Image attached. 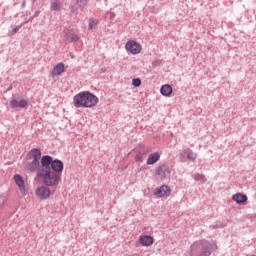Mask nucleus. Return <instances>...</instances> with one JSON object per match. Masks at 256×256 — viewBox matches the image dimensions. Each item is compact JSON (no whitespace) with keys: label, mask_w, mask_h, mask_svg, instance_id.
<instances>
[{"label":"nucleus","mask_w":256,"mask_h":256,"mask_svg":"<svg viewBox=\"0 0 256 256\" xmlns=\"http://www.w3.org/2000/svg\"><path fill=\"white\" fill-rule=\"evenodd\" d=\"M63 174V161L53 159L50 155H44L41 158V165L36 171V177L42 179L46 187H56L61 182V175Z\"/></svg>","instance_id":"obj_1"},{"label":"nucleus","mask_w":256,"mask_h":256,"mask_svg":"<svg viewBox=\"0 0 256 256\" xmlns=\"http://www.w3.org/2000/svg\"><path fill=\"white\" fill-rule=\"evenodd\" d=\"M99 98L89 91L79 92L73 97V104L76 109L95 107Z\"/></svg>","instance_id":"obj_2"},{"label":"nucleus","mask_w":256,"mask_h":256,"mask_svg":"<svg viewBox=\"0 0 256 256\" xmlns=\"http://www.w3.org/2000/svg\"><path fill=\"white\" fill-rule=\"evenodd\" d=\"M213 251H217V244H212L207 240H198L191 245L187 256H210Z\"/></svg>","instance_id":"obj_3"},{"label":"nucleus","mask_w":256,"mask_h":256,"mask_svg":"<svg viewBox=\"0 0 256 256\" xmlns=\"http://www.w3.org/2000/svg\"><path fill=\"white\" fill-rule=\"evenodd\" d=\"M28 156L32 159L28 164V171H30V173L39 171V167H41V159H43V157H41V150L34 148L28 153Z\"/></svg>","instance_id":"obj_4"},{"label":"nucleus","mask_w":256,"mask_h":256,"mask_svg":"<svg viewBox=\"0 0 256 256\" xmlns=\"http://www.w3.org/2000/svg\"><path fill=\"white\" fill-rule=\"evenodd\" d=\"M126 51H129L132 55H139L141 53V44L135 40H130L126 43Z\"/></svg>","instance_id":"obj_5"},{"label":"nucleus","mask_w":256,"mask_h":256,"mask_svg":"<svg viewBox=\"0 0 256 256\" xmlns=\"http://www.w3.org/2000/svg\"><path fill=\"white\" fill-rule=\"evenodd\" d=\"M156 175H158L160 179H165L167 175H171V169H169V165L166 163L160 164L156 169Z\"/></svg>","instance_id":"obj_6"},{"label":"nucleus","mask_w":256,"mask_h":256,"mask_svg":"<svg viewBox=\"0 0 256 256\" xmlns=\"http://www.w3.org/2000/svg\"><path fill=\"white\" fill-rule=\"evenodd\" d=\"M51 186H40L36 189V195L39 197V199H49L51 195V189H49Z\"/></svg>","instance_id":"obj_7"},{"label":"nucleus","mask_w":256,"mask_h":256,"mask_svg":"<svg viewBox=\"0 0 256 256\" xmlns=\"http://www.w3.org/2000/svg\"><path fill=\"white\" fill-rule=\"evenodd\" d=\"M154 195H156V197H169L171 195V189H169L168 186H161L155 189Z\"/></svg>","instance_id":"obj_8"},{"label":"nucleus","mask_w":256,"mask_h":256,"mask_svg":"<svg viewBox=\"0 0 256 256\" xmlns=\"http://www.w3.org/2000/svg\"><path fill=\"white\" fill-rule=\"evenodd\" d=\"M27 105H29L27 100L18 101L17 99H13L10 101V106L12 107V109H25Z\"/></svg>","instance_id":"obj_9"},{"label":"nucleus","mask_w":256,"mask_h":256,"mask_svg":"<svg viewBox=\"0 0 256 256\" xmlns=\"http://www.w3.org/2000/svg\"><path fill=\"white\" fill-rule=\"evenodd\" d=\"M14 181L16 183V185L19 188V191L22 193V195H25V181L23 180V177H21V175L16 174L14 175Z\"/></svg>","instance_id":"obj_10"},{"label":"nucleus","mask_w":256,"mask_h":256,"mask_svg":"<svg viewBox=\"0 0 256 256\" xmlns=\"http://www.w3.org/2000/svg\"><path fill=\"white\" fill-rule=\"evenodd\" d=\"M65 72V64L58 63L52 70L51 75L52 77H57L61 75V73Z\"/></svg>","instance_id":"obj_11"},{"label":"nucleus","mask_w":256,"mask_h":256,"mask_svg":"<svg viewBox=\"0 0 256 256\" xmlns=\"http://www.w3.org/2000/svg\"><path fill=\"white\" fill-rule=\"evenodd\" d=\"M64 33L66 35V41H69V43L79 41V36H77V34H74L73 31L66 29V30H64Z\"/></svg>","instance_id":"obj_12"},{"label":"nucleus","mask_w":256,"mask_h":256,"mask_svg":"<svg viewBox=\"0 0 256 256\" xmlns=\"http://www.w3.org/2000/svg\"><path fill=\"white\" fill-rule=\"evenodd\" d=\"M160 93L164 97H171V94L173 93V87H171L169 84H165L161 87Z\"/></svg>","instance_id":"obj_13"},{"label":"nucleus","mask_w":256,"mask_h":256,"mask_svg":"<svg viewBox=\"0 0 256 256\" xmlns=\"http://www.w3.org/2000/svg\"><path fill=\"white\" fill-rule=\"evenodd\" d=\"M159 159H161V155L158 152L152 153L148 156L147 165H155Z\"/></svg>","instance_id":"obj_14"},{"label":"nucleus","mask_w":256,"mask_h":256,"mask_svg":"<svg viewBox=\"0 0 256 256\" xmlns=\"http://www.w3.org/2000/svg\"><path fill=\"white\" fill-rule=\"evenodd\" d=\"M140 243L144 247H151V245L153 244V237L147 235L141 236Z\"/></svg>","instance_id":"obj_15"},{"label":"nucleus","mask_w":256,"mask_h":256,"mask_svg":"<svg viewBox=\"0 0 256 256\" xmlns=\"http://www.w3.org/2000/svg\"><path fill=\"white\" fill-rule=\"evenodd\" d=\"M233 201L237 202L239 205L241 203H245L247 201V195L241 194V193H236L232 196Z\"/></svg>","instance_id":"obj_16"},{"label":"nucleus","mask_w":256,"mask_h":256,"mask_svg":"<svg viewBox=\"0 0 256 256\" xmlns=\"http://www.w3.org/2000/svg\"><path fill=\"white\" fill-rule=\"evenodd\" d=\"M50 9L51 11H61V2H59V0H52Z\"/></svg>","instance_id":"obj_17"},{"label":"nucleus","mask_w":256,"mask_h":256,"mask_svg":"<svg viewBox=\"0 0 256 256\" xmlns=\"http://www.w3.org/2000/svg\"><path fill=\"white\" fill-rule=\"evenodd\" d=\"M184 153H187V159H189V161H195L197 159V153L189 148H186Z\"/></svg>","instance_id":"obj_18"},{"label":"nucleus","mask_w":256,"mask_h":256,"mask_svg":"<svg viewBox=\"0 0 256 256\" xmlns=\"http://www.w3.org/2000/svg\"><path fill=\"white\" fill-rule=\"evenodd\" d=\"M87 3H89V0H76L77 8L81 9V11L87 7Z\"/></svg>","instance_id":"obj_19"},{"label":"nucleus","mask_w":256,"mask_h":256,"mask_svg":"<svg viewBox=\"0 0 256 256\" xmlns=\"http://www.w3.org/2000/svg\"><path fill=\"white\" fill-rule=\"evenodd\" d=\"M99 21L93 19V18H90L89 19V26H88V29L89 31L93 30V29H97V25H98Z\"/></svg>","instance_id":"obj_20"},{"label":"nucleus","mask_w":256,"mask_h":256,"mask_svg":"<svg viewBox=\"0 0 256 256\" xmlns=\"http://www.w3.org/2000/svg\"><path fill=\"white\" fill-rule=\"evenodd\" d=\"M194 179L196 181H200L201 183H207V178L203 174H199V173L195 174Z\"/></svg>","instance_id":"obj_21"},{"label":"nucleus","mask_w":256,"mask_h":256,"mask_svg":"<svg viewBox=\"0 0 256 256\" xmlns=\"http://www.w3.org/2000/svg\"><path fill=\"white\" fill-rule=\"evenodd\" d=\"M138 153L140 155H147L149 153V147L141 146Z\"/></svg>","instance_id":"obj_22"},{"label":"nucleus","mask_w":256,"mask_h":256,"mask_svg":"<svg viewBox=\"0 0 256 256\" xmlns=\"http://www.w3.org/2000/svg\"><path fill=\"white\" fill-rule=\"evenodd\" d=\"M179 159L182 163L187 161V153H185V149L179 154Z\"/></svg>","instance_id":"obj_23"},{"label":"nucleus","mask_w":256,"mask_h":256,"mask_svg":"<svg viewBox=\"0 0 256 256\" xmlns=\"http://www.w3.org/2000/svg\"><path fill=\"white\" fill-rule=\"evenodd\" d=\"M132 84L134 85V87H141V79L139 78H134L132 80Z\"/></svg>","instance_id":"obj_24"},{"label":"nucleus","mask_w":256,"mask_h":256,"mask_svg":"<svg viewBox=\"0 0 256 256\" xmlns=\"http://www.w3.org/2000/svg\"><path fill=\"white\" fill-rule=\"evenodd\" d=\"M135 159H136V161L138 163H142V161H143V154H139V152H138V154L136 155Z\"/></svg>","instance_id":"obj_25"},{"label":"nucleus","mask_w":256,"mask_h":256,"mask_svg":"<svg viewBox=\"0 0 256 256\" xmlns=\"http://www.w3.org/2000/svg\"><path fill=\"white\" fill-rule=\"evenodd\" d=\"M19 29H21V25L20 26H16L13 30H12V34L15 35V33L19 32Z\"/></svg>","instance_id":"obj_26"},{"label":"nucleus","mask_w":256,"mask_h":256,"mask_svg":"<svg viewBox=\"0 0 256 256\" xmlns=\"http://www.w3.org/2000/svg\"><path fill=\"white\" fill-rule=\"evenodd\" d=\"M40 13H41L40 11H36L35 14H34V17H39Z\"/></svg>","instance_id":"obj_27"},{"label":"nucleus","mask_w":256,"mask_h":256,"mask_svg":"<svg viewBox=\"0 0 256 256\" xmlns=\"http://www.w3.org/2000/svg\"><path fill=\"white\" fill-rule=\"evenodd\" d=\"M22 5H23V7H25V2H23V4H22Z\"/></svg>","instance_id":"obj_28"}]
</instances>
